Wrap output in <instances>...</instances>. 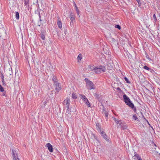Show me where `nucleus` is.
<instances>
[{"mask_svg": "<svg viewBox=\"0 0 160 160\" xmlns=\"http://www.w3.org/2000/svg\"><path fill=\"white\" fill-rule=\"evenodd\" d=\"M39 18H40V21H41V19H40L41 16H40V14L39 15Z\"/></svg>", "mask_w": 160, "mask_h": 160, "instance_id": "nucleus-46", "label": "nucleus"}, {"mask_svg": "<svg viewBox=\"0 0 160 160\" xmlns=\"http://www.w3.org/2000/svg\"><path fill=\"white\" fill-rule=\"evenodd\" d=\"M150 69L151 70H148V71H150L151 72H154V71L153 69H152L151 68H150Z\"/></svg>", "mask_w": 160, "mask_h": 160, "instance_id": "nucleus-40", "label": "nucleus"}, {"mask_svg": "<svg viewBox=\"0 0 160 160\" xmlns=\"http://www.w3.org/2000/svg\"><path fill=\"white\" fill-rule=\"evenodd\" d=\"M145 55L146 58L150 61H151L152 59L149 58V55L148 54L147 52H145Z\"/></svg>", "mask_w": 160, "mask_h": 160, "instance_id": "nucleus-28", "label": "nucleus"}, {"mask_svg": "<svg viewBox=\"0 0 160 160\" xmlns=\"http://www.w3.org/2000/svg\"><path fill=\"white\" fill-rule=\"evenodd\" d=\"M12 154L13 160H19L18 156L17 153L15 150H12Z\"/></svg>", "mask_w": 160, "mask_h": 160, "instance_id": "nucleus-6", "label": "nucleus"}, {"mask_svg": "<svg viewBox=\"0 0 160 160\" xmlns=\"http://www.w3.org/2000/svg\"><path fill=\"white\" fill-rule=\"evenodd\" d=\"M71 112V109L69 108L68 109V108H67V110L66 111V113H67L70 114Z\"/></svg>", "mask_w": 160, "mask_h": 160, "instance_id": "nucleus-32", "label": "nucleus"}, {"mask_svg": "<svg viewBox=\"0 0 160 160\" xmlns=\"http://www.w3.org/2000/svg\"><path fill=\"white\" fill-rule=\"evenodd\" d=\"M127 51L128 52V53L129 54V55H130L131 54L130 53L128 52V51Z\"/></svg>", "mask_w": 160, "mask_h": 160, "instance_id": "nucleus-48", "label": "nucleus"}, {"mask_svg": "<svg viewBox=\"0 0 160 160\" xmlns=\"http://www.w3.org/2000/svg\"><path fill=\"white\" fill-rule=\"evenodd\" d=\"M153 19H154V21L155 22H156L157 21V18L156 17V16L155 14H154L153 15Z\"/></svg>", "mask_w": 160, "mask_h": 160, "instance_id": "nucleus-37", "label": "nucleus"}, {"mask_svg": "<svg viewBox=\"0 0 160 160\" xmlns=\"http://www.w3.org/2000/svg\"><path fill=\"white\" fill-rule=\"evenodd\" d=\"M70 101V99H67L64 100V102H65L66 103L67 105L66 107L68 109L69 108Z\"/></svg>", "mask_w": 160, "mask_h": 160, "instance_id": "nucleus-14", "label": "nucleus"}, {"mask_svg": "<svg viewBox=\"0 0 160 160\" xmlns=\"http://www.w3.org/2000/svg\"><path fill=\"white\" fill-rule=\"evenodd\" d=\"M41 38L42 39L44 40L45 39V36L43 34H42L41 35Z\"/></svg>", "mask_w": 160, "mask_h": 160, "instance_id": "nucleus-36", "label": "nucleus"}, {"mask_svg": "<svg viewBox=\"0 0 160 160\" xmlns=\"http://www.w3.org/2000/svg\"><path fill=\"white\" fill-rule=\"evenodd\" d=\"M46 147H47L48 148L50 152H52L53 151V148L52 145L50 143H48L46 145Z\"/></svg>", "mask_w": 160, "mask_h": 160, "instance_id": "nucleus-11", "label": "nucleus"}, {"mask_svg": "<svg viewBox=\"0 0 160 160\" xmlns=\"http://www.w3.org/2000/svg\"><path fill=\"white\" fill-rule=\"evenodd\" d=\"M96 127L97 130L99 133L100 132H101L102 131L101 130V127L99 125L98 123H97L96 124Z\"/></svg>", "mask_w": 160, "mask_h": 160, "instance_id": "nucleus-16", "label": "nucleus"}, {"mask_svg": "<svg viewBox=\"0 0 160 160\" xmlns=\"http://www.w3.org/2000/svg\"><path fill=\"white\" fill-rule=\"evenodd\" d=\"M82 58V55L81 54H79L78 55L77 59L78 60V61L79 60H81Z\"/></svg>", "mask_w": 160, "mask_h": 160, "instance_id": "nucleus-24", "label": "nucleus"}, {"mask_svg": "<svg viewBox=\"0 0 160 160\" xmlns=\"http://www.w3.org/2000/svg\"><path fill=\"white\" fill-rule=\"evenodd\" d=\"M54 85L55 86V90L56 91L55 92V94L56 95L61 90V88L60 86V84L58 82H56L54 83Z\"/></svg>", "mask_w": 160, "mask_h": 160, "instance_id": "nucleus-4", "label": "nucleus"}, {"mask_svg": "<svg viewBox=\"0 0 160 160\" xmlns=\"http://www.w3.org/2000/svg\"><path fill=\"white\" fill-rule=\"evenodd\" d=\"M143 68L145 69H146V70H151L150 69V68H149L147 66H145Z\"/></svg>", "mask_w": 160, "mask_h": 160, "instance_id": "nucleus-34", "label": "nucleus"}, {"mask_svg": "<svg viewBox=\"0 0 160 160\" xmlns=\"http://www.w3.org/2000/svg\"><path fill=\"white\" fill-rule=\"evenodd\" d=\"M94 70L95 71V72L96 73H100L105 72L106 68L105 66H100L95 67L94 68Z\"/></svg>", "mask_w": 160, "mask_h": 160, "instance_id": "nucleus-3", "label": "nucleus"}, {"mask_svg": "<svg viewBox=\"0 0 160 160\" xmlns=\"http://www.w3.org/2000/svg\"><path fill=\"white\" fill-rule=\"evenodd\" d=\"M119 126H120L121 128L123 130L126 129L128 127L127 124L122 122L119 123Z\"/></svg>", "mask_w": 160, "mask_h": 160, "instance_id": "nucleus-10", "label": "nucleus"}, {"mask_svg": "<svg viewBox=\"0 0 160 160\" xmlns=\"http://www.w3.org/2000/svg\"><path fill=\"white\" fill-rule=\"evenodd\" d=\"M70 20L71 22L72 23L75 20V18L74 17L73 15H72L71 14L70 15Z\"/></svg>", "mask_w": 160, "mask_h": 160, "instance_id": "nucleus-25", "label": "nucleus"}, {"mask_svg": "<svg viewBox=\"0 0 160 160\" xmlns=\"http://www.w3.org/2000/svg\"><path fill=\"white\" fill-rule=\"evenodd\" d=\"M113 119L114 120V121H115V122L117 123V125L118 124L119 125V123L121 122V121H120V120L118 119H117L115 118H113ZM118 127L119 126L118 125Z\"/></svg>", "mask_w": 160, "mask_h": 160, "instance_id": "nucleus-17", "label": "nucleus"}, {"mask_svg": "<svg viewBox=\"0 0 160 160\" xmlns=\"http://www.w3.org/2000/svg\"><path fill=\"white\" fill-rule=\"evenodd\" d=\"M4 90L3 88L2 87L1 85H0V92H3Z\"/></svg>", "mask_w": 160, "mask_h": 160, "instance_id": "nucleus-33", "label": "nucleus"}, {"mask_svg": "<svg viewBox=\"0 0 160 160\" xmlns=\"http://www.w3.org/2000/svg\"><path fill=\"white\" fill-rule=\"evenodd\" d=\"M107 51V52L108 53V54H109V52H108V51ZM106 54H107V52H106Z\"/></svg>", "mask_w": 160, "mask_h": 160, "instance_id": "nucleus-47", "label": "nucleus"}, {"mask_svg": "<svg viewBox=\"0 0 160 160\" xmlns=\"http://www.w3.org/2000/svg\"><path fill=\"white\" fill-rule=\"evenodd\" d=\"M52 80L53 82V83H55L56 82H58V79L54 75L53 76Z\"/></svg>", "mask_w": 160, "mask_h": 160, "instance_id": "nucleus-18", "label": "nucleus"}, {"mask_svg": "<svg viewBox=\"0 0 160 160\" xmlns=\"http://www.w3.org/2000/svg\"><path fill=\"white\" fill-rule=\"evenodd\" d=\"M123 98L125 104L132 109L135 112H136L137 109L134 106V105L131 101L129 98L126 95L124 94L123 95Z\"/></svg>", "mask_w": 160, "mask_h": 160, "instance_id": "nucleus-1", "label": "nucleus"}, {"mask_svg": "<svg viewBox=\"0 0 160 160\" xmlns=\"http://www.w3.org/2000/svg\"><path fill=\"white\" fill-rule=\"evenodd\" d=\"M57 24L58 28H59L61 29L62 28V24L61 21L60 20H58L57 22Z\"/></svg>", "mask_w": 160, "mask_h": 160, "instance_id": "nucleus-15", "label": "nucleus"}, {"mask_svg": "<svg viewBox=\"0 0 160 160\" xmlns=\"http://www.w3.org/2000/svg\"><path fill=\"white\" fill-rule=\"evenodd\" d=\"M16 18L17 20H18L19 19V14L18 12H16V15H15Z\"/></svg>", "mask_w": 160, "mask_h": 160, "instance_id": "nucleus-23", "label": "nucleus"}, {"mask_svg": "<svg viewBox=\"0 0 160 160\" xmlns=\"http://www.w3.org/2000/svg\"><path fill=\"white\" fill-rule=\"evenodd\" d=\"M6 48L7 49H8V50H12L14 49L13 45H11L10 44V46H9V44L8 45H7L6 46Z\"/></svg>", "mask_w": 160, "mask_h": 160, "instance_id": "nucleus-13", "label": "nucleus"}, {"mask_svg": "<svg viewBox=\"0 0 160 160\" xmlns=\"http://www.w3.org/2000/svg\"><path fill=\"white\" fill-rule=\"evenodd\" d=\"M80 96L81 99L83 100L85 104L87 105L88 107H90L91 106L90 104L86 97L83 95H81Z\"/></svg>", "mask_w": 160, "mask_h": 160, "instance_id": "nucleus-5", "label": "nucleus"}, {"mask_svg": "<svg viewBox=\"0 0 160 160\" xmlns=\"http://www.w3.org/2000/svg\"><path fill=\"white\" fill-rule=\"evenodd\" d=\"M24 5L26 7L28 6L29 0H24Z\"/></svg>", "mask_w": 160, "mask_h": 160, "instance_id": "nucleus-21", "label": "nucleus"}, {"mask_svg": "<svg viewBox=\"0 0 160 160\" xmlns=\"http://www.w3.org/2000/svg\"><path fill=\"white\" fill-rule=\"evenodd\" d=\"M102 137L107 141H109V138L106 135L105 133L103 131H102L100 132Z\"/></svg>", "mask_w": 160, "mask_h": 160, "instance_id": "nucleus-7", "label": "nucleus"}, {"mask_svg": "<svg viewBox=\"0 0 160 160\" xmlns=\"http://www.w3.org/2000/svg\"><path fill=\"white\" fill-rule=\"evenodd\" d=\"M1 16H0V22H2V18L1 17Z\"/></svg>", "mask_w": 160, "mask_h": 160, "instance_id": "nucleus-43", "label": "nucleus"}, {"mask_svg": "<svg viewBox=\"0 0 160 160\" xmlns=\"http://www.w3.org/2000/svg\"><path fill=\"white\" fill-rule=\"evenodd\" d=\"M86 87L88 89H94V88H93V82L91 81L87 82Z\"/></svg>", "mask_w": 160, "mask_h": 160, "instance_id": "nucleus-8", "label": "nucleus"}, {"mask_svg": "<svg viewBox=\"0 0 160 160\" xmlns=\"http://www.w3.org/2000/svg\"><path fill=\"white\" fill-rule=\"evenodd\" d=\"M125 80L126 81V82L128 83H130V82L128 80V78L126 77H125L124 78Z\"/></svg>", "mask_w": 160, "mask_h": 160, "instance_id": "nucleus-30", "label": "nucleus"}, {"mask_svg": "<svg viewBox=\"0 0 160 160\" xmlns=\"http://www.w3.org/2000/svg\"><path fill=\"white\" fill-rule=\"evenodd\" d=\"M2 22H0V38L5 39L6 33L5 30L2 29L3 27Z\"/></svg>", "mask_w": 160, "mask_h": 160, "instance_id": "nucleus-2", "label": "nucleus"}, {"mask_svg": "<svg viewBox=\"0 0 160 160\" xmlns=\"http://www.w3.org/2000/svg\"><path fill=\"white\" fill-rule=\"evenodd\" d=\"M84 80L86 82V84L88 82L90 81L87 78H85L84 79Z\"/></svg>", "mask_w": 160, "mask_h": 160, "instance_id": "nucleus-38", "label": "nucleus"}, {"mask_svg": "<svg viewBox=\"0 0 160 160\" xmlns=\"http://www.w3.org/2000/svg\"><path fill=\"white\" fill-rule=\"evenodd\" d=\"M112 68H113V67L112 66H111V67L110 68H109V69H111Z\"/></svg>", "mask_w": 160, "mask_h": 160, "instance_id": "nucleus-44", "label": "nucleus"}, {"mask_svg": "<svg viewBox=\"0 0 160 160\" xmlns=\"http://www.w3.org/2000/svg\"><path fill=\"white\" fill-rule=\"evenodd\" d=\"M47 101H44L42 103V107L44 108L45 107Z\"/></svg>", "mask_w": 160, "mask_h": 160, "instance_id": "nucleus-31", "label": "nucleus"}, {"mask_svg": "<svg viewBox=\"0 0 160 160\" xmlns=\"http://www.w3.org/2000/svg\"><path fill=\"white\" fill-rule=\"evenodd\" d=\"M110 40L111 41H112V42H115L116 41L113 38H111Z\"/></svg>", "mask_w": 160, "mask_h": 160, "instance_id": "nucleus-39", "label": "nucleus"}, {"mask_svg": "<svg viewBox=\"0 0 160 160\" xmlns=\"http://www.w3.org/2000/svg\"><path fill=\"white\" fill-rule=\"evenodd\" d=\"M2 92V96H5L6 97H7V95L6 94V91H4H4Z\"/></svg>", "mask_w": 160, "mask_h": 160, "instance_id": "nucleus-27", "label": "nucleus"}, {"mask_svg": "<svg viewBox=\"0 0 160 160\" xmlns=\"http://www.w3.org/2000/svg\"><path fill=\"white\" fill-rule=\"evenodd\" d=\"M104 114H105L106 117V119L107 120L108 119V113L107 111L105 110H104Z\"/></svg>", "mask_w": 160, "mask_h": 160, "instance_id": "nucleus-26", "label": "nucleus"}, {"mask_svg": "<svg viewBox=\"0 0 160 160\" xmlns=\"http://www.w3.org/2000/svg\"><path fill=\"white\" fill-rule=\"evenodd\" d=\"M133 157L135 160H142L141 157L139 154H137L135 152L134 153V155Z\"/></svg>", "mask_w": 160, "mask_h": 160, "instance_id": "nucleus-9", "label": "nucleus"}, {"mask_svg": "<svg viewBox=\"0 0 160 160\" xmlns=\"http://www.w3.org/2000/svg\"><path fill=\"white\" fill-rule=\"evenodd\" d=\"M117 89L118 90H121L120 88H118Z\"/></svg>", "mask_w": 160, "mask_h": 160, "instance_id": "nucleus-45", "label": "nucleus"}, {"mask_svg": "<svg viewBox=\"0 0 160 160\" xmlns=\"http://www.w3.org/2000/svg\"><path fill=\"white\" fill-rule=\"evenodd\" d=\"M92 135L93 136V137L94 138L96 139V137L94 134H93Z\"/></svg>", "mask_w": 160, "mask_h": 160, "instance_id": "nucleus-42", "label": "nucleus"}, {"mask_svg": "<svg viewBox=\"0 0 160 160\" xmlns=\"http://www.w3.org/2000/svg\"><path fill=\"white\" fill-rule=\"evenodd\" d=\"M109 64H110V63H108V66H109Z\"/></svg>", "mask_w": 160, "mask_h": 160, "instance_id": "nucleus-49", "label": "nucleus"}, {"mask_svg": "<svg viewBox=\"0 0 160 160\" xmlns=\"http://www.w3.org/2000/svg\"><path fill=\"white\" fill-rule=\"evenodd\" d=\"M132 118L135 120H136L138 119L137 117L135 114H134L133 115Z\"/></svg>", "mask_w": 160, "mask_h": 160, "instance_id": "nucleus-29", "label": "nucleus"}, {"mask_svg": "<svg viewBox=\"0 0 160 160\" xmlns=\"http://www.w3.org/2000/svg\"><path fill=\"white\" fill-rule=\"evenodd\" d=\"M74 5L75 7L76 10L77 12V14L78 15H79V9L75 2H74Z\"/></svg>", "mask_w": 160, "mask_h": 160, "instance_id": "nucleus-19", "label": "nucleus"}, {"mask_svg": "<svg viewBox=\"0 0 160 160\" xmlns=\"http://www.w3.org/2000/svg\"><path fill=\"white\" fill-rule=\"evenodd\" d=\"M136 1L138 3V4H139V3H140V0H136Z\"/></svg>", "mask_w": 160, "mask_h": 160, "instance_id": "nucleus-41", "label": "nucleus"}, {"mask_svg": "<svg viewBox=\"0 0 160 160\" xmlns=\"http://www.w3.org/2000/svg\"><path fill=\"white\" fill-rule=\"evenodd\" d=\"M115 27L120 30L121 29V27L119 25H117L115 26Z\"/></svg>", "mask_w": 160, "mask_h": 160, "instance_id": "nucleus-35", "label": "nucleus"}, {"mask_svg": "<svg viewBox=\"0 0 160 160\" xmlns=\"http://www.w3.org/2000/svg\"><path fill=\"white\" fill-rule=\"evenodd\" d=\"M72 97L74 99H76L77 98L76 94L74 93H72Z\"/></svg>", "mask_w": 160, "mask_h": 160, "instance_id": "nucleus-22", "label": "nucleus"}, {"mask_svg": "<svg viewBox=\"0 0 160 160\" xmlns=\"http://www.w3.org/2000/svg\"><path fill=\"white\" fill-rule=\"evenodd\" d=\"M94 96L96 97V98L99 102H101L102 99L101 95L97 93L94 94Z\"/></svg>", "mask_w": 160, "mask_h": 160, "instance_id": "nucleus-12", "label": "nucleus"}, {"mask_svg": "<svg viewBox=\"0 0 160 160\" xmlns=\"http://www.w3.org/2000/svg\"><path fill=\"white\" fill-rule=\"evenodd\" d=\"M1 78H2V85H5L6 83L4 81V76L2 74L1 75Z\"/></svg>", "mask_w": 160, "mask_h": 160, "instance_id": "nucleus-20", "label": "nucleus"}]
</instances>
